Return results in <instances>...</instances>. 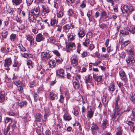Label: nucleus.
<instances>
[{"label":"nucleus","instance_id":"f257e3e1","mask_svg":"<svg viewBox=\"0 0 135 135\" xmlns=\"http://www.w3.org/2000/svg\"><path fill=\"white\" fill-rule=\"evenodd\" d=\"M121 9L122 13H126L127 16L130 15L132 12L135 10L134 7L131 6H128L127 5H124L123 7L121 8Z\"/></svg>","mask_w":135,"mask_h":135},{"label":"nucleus","instance_id":"0e129e2a","mask_svg":"<svg viewBox=\"0 0 135 135\" xmlns=\"http://www.w3.org/2000/svg\"><path fill=\"white\" fill-rule=\"evenodd\" d=\"M87 55L88 54L87 52L86 51L83 52L81 54V56L83 58L86 57L87 56Z\"/></svg>","mask_w":135,"mask_h":135},{"label":"nucleus","instance_id":"49530a36","mask_svg":"<svg viewBox=\"0 0 135 135\" xmlns=\"http://www.w3.org/2000/svg\"><path fill=\"white\" fill-rule=\"evenodd\" d=\"M119 41L120 42V43L122 45H123L124 46H127L128 44H130L131 42V41L129 40L125 41L124 42H123L122 41Z\"/></svg>","mask_w":135,"mask_h":135},{"label":"nucleus","instance_id":"f8f14e48","mask_svg":"<svg viewBox=\"0 0 135 135\" xmlns=\"http://www.w3.org/2000/svg\"><path fill=\"white\" fill-rule=\"evenodd\" d=\"M31 13L35 15H38L40 12V8L39 6L35 8L34 9L31 10Z\"/></svg>","mask_w":135,"mask_h":135},{"label":"nucleus","instance_id":"f03ea898","mask_svg":"<svg viewBox=\"0 0 135 135\" xmlns=\"http://www.w3.org/2000/svg\"><path fill=\"white\" fill-rule=\"evenodd\" d=\"M78 59L77 55L76 54H74L71 58V64L75 68H77L79 67Z\"/></svg>","mask_w":135,"mask_h":135},{"label":"nucleus","instance_id":"5701e85b","mask_svg":"<svg viewBox=\"0 0 135 135\" xmlns=\"http://www.w3.org/2000/svg\"><path fill=\"white\" fill-rule=\"evenodd\" d=\"M94 114V112L91 108L88 110L87 112V117L89 118H91L92 117Z\"/></svg>","mask_w":135,"mask_h":135},{"label":"nucleus","instance_id":"58836bf2","mask_svg":"<svg viewBox=\"0 0 135 135\" xmlns=\"http://www.w3.org/2000/svg\"><path fill=\"white\" fill-rule=\"evenodd\" d=\"M5 92L2 91L1 93V103L3 102L5 100Z\"/></svg>","mask_w":135,"mask_h":135},{"label":"nucleus","instance_id":"9b49d317","mask_svg":"<svg viewBox=\"0 0 135 135\" xmlns=\"http://www.w3.org/2000/svg\"><path fill=\"white\" fill-rule=\"evenodd\" d=\"M126 61L128 65L132 66L135 62V60L133 57L131 56L126 59Z\"/></svg>","mask_w":135,"mask_h":135},{"label":"nucleus","instance_id":"ddd939ff","mask_svg":"<svg viewBox=\"0 0 135 135\" xmlns=\"http://www.w3.org/2000/svg\"><path fill=\"white\" fill-rule=\"evenodd\" d=\"M58 21V19L55 17L51 19L50 25L53 27L57 25Z\"/></svg>","mask_w":135,"mask_h":135},{"label":"nucleus","instance_id":"5fc2aeb1","mask_svg":"<svg viewBox=\"0 0 135 135\" xmlns=\"http://www.w3.org/2000/svg\"><path fill=\"white\" fill-rule=\"evenodd\" d=\"M130 99L135 104V94H134L132 93L131 95Z\"/></svg>","mask_w":135,"mask_h":135},{"label":"nucleus","instance_id":"603ef678","mask_svg":"<svg viewBox=\"0 0 135 135\" xmlns=\"http://www.w3.org/2000/svg\"><path fill=\"white\" fill-rule=\"evenodd\" d=\"M57 16L58 18H61L63 16V13L62 11H59L57 12Z\"/></svg>","mask_w":135,"mask_h":135},{"label":"nucleus","instance_id":"ea45409f","mask_svg":"<svg viewBox=\"0 0 135 135\" xmlns=\"http://www.w3.org/2000/svg\"><path fill=\"white\" fill-rule=\"evenodd\" d=\"M73 86L75 88L77 89L79 87V83L77 80H75L74 81V80H73Z\"/></svg>","mask_w":135,"mask_h":135},{"label":"nucleus","instance_id":"13d9d810","mask_svg":"<svg viewBox=\"0 0 135 135\" xmlns=\"http://www.w3.org/2000/svg\"><path fill=\"white\" fill-rule=\"evenodd\" d=\"M91 78L90 77V75H88L87 77H86L85 79V82L86 83H90V81Z\"/></svg>","mask_w":135,"mask_h":135},{"label":"nucleus","instance_id":"864d4df0","mask_svg":"<svg viewBox=\"0 0 135 135\" xmlns=\"http://www.w3.org/2000/svg\"><path fill=\"white\" fill-rule=\"evenodd\" d=\"M68 14L69 15L71 16H75V14L72 9H69L68 11Z\"/></svg>","mask_w":135,"mask_h":135},{"label":"nucleus","instance_id":"6e6d98bb","mask_svg":"<svg viewBox=\"0 0 135 135\" xmlns=\"http://www.w3.org/2000/svg\"><path fill=\"white\" fill-rule=\"evenodd\" d=\"M7 35V32L5 30H3L2 33V37L3 38H6Z\"/></svg>","mask_w":135,"mask_h":135},{"label":"nucleus","instance_id":"f704fd0d","mask_svg":"<svg viewBox=\"0 0 135 135\" xmlns=\"http://www.w3.org/2000/svg\"><path fill=\"white\" fill-rule=\"evenodd\" d=\"M15 85L18 87V86L22 85V86H24V85L21 81H20L19 80H14L13 81Z\"/></svg>","mask_w":135,"mask_h":135},{"label":"nucleus","instance_id":"37998d69","mask_svg":"<svg viewBox=\"0 0 135 135\" xmlns=\"http://www.w3.org/2000/svg\"><path fill=\"white\" fill-rule=\"evenodd\" d=\"M10 128V126L8 125L7 127V129H5V131H4V133L5 135H10V133L9 131Z\"/></svg>","mask_w":135,"mask_h":135},{"label":"nucleus","instance_id":"dca6fc26","mask_svg":"<svg viewBox=\"0 0 135 135\" xmlns=\"http://www.w3.org/2000/svg\"><path fill=\"white\" fill-rule=\"evenodd\" d=\"M91 126V129L93 133H94L98 131L99 128L96 124L93 123Z\"/></svg>","mask_w":135,"mask_h":135},{"label":"nucleus","instance_id":"6e6552de","mask_svg":"<svg viewBox=\"0 0 135 135\" xmlns=\"http://www.w3.org/2000/svg\"><path fill=\"white\" fill-rule=\"evenodd\" d=\"M92 37V34L90 33H88L86 36V38L84 42L83 43V45L85 46L86 47L88 44L89 43L90 40Z\"/></svg>","mask_w":135,"mask_h":135},{"label":"nucleus","instance_id":"a18cd8bd","mask_svg":"<svg viewBox=\"0 0 135 135\" xmlns=\"http://www.w3.org/2000/svg\"><path fill=\"white\" fill-rule=\"evenodd\" d=\"M129 31L132 33H135V27H132V26H129V27L128 26Z\"/></svg>","mask_w":135,"mask_h":135},{"label":"nucleus","instance_id":"680f3d73","mask_svg":"<svg viewBox=\"0 0 135 135\" xmlns=\"http://www.w3.org/2000/svg\"><path fill=\"white\" fill-rule=\"evenodd\" d=\"M64 98L63 95H61L60 96V99L59 100V102L62 103L64 102Z\"/></svg>","mask_w":135,"mask_h":135},{"label":"nucleus","instance_id":"e2e57ef3","mask_svg":"<svg viewBox=\"0 0 135 135\" xmlns=\"http://www.w3.org/2000/svg\"><path fill=\"white\" fill-rule=\"evenodd\" d=\"M45 73V70L44 69H42L40 73V75L41 77H42L44 75Z\"/></svg>","mask_w":135,"mask_h":135},{"label":"nucleus","instance_id":"20e7f679","mask_svg":"<svg viewBox=\"0 0 135 135\" xmlns=\"http://www.w3.org/2000/svg\"><path fill=\"white\" fill-rule=\"evenodd\" d=\"M41 18L39 16H36L35 18V21L37 23L36 27L38 29H41L43 28V25L41 23Z\"/></svg>","mask_w":135,"mask_h":135},{"label":"nucleus","instance_id":"de8ad7c7","mask_svg":"<svg viewBox=\"0 0 135 135\" xmlns=\"http://www.w3.org/2000/svg\"><path fill=\"white\" fill-rule=\"evenodd\" d=\"M18 46L21 51L23 52L26 51V49L23 46L22 44H20L18 45Z\"/></svg>","mask_w":135,"mask_h":135},{"label":"nucleus","instance_id":"39448f33","mask_svg":"<svg viewBox=\"0 0 135 135\" xmlns=\"http://www.w3.org/2000/svg\"><path fill=\"white\" fill-rule=\"evenodd\" d=\"M75 45L73 42H70L66 45V51L68 52H70L71 51L75 49Z\"/></svg>","mask_w":135,"mask_h":135},{"label":"nucleus","instance_id":"f3484780","mask_svg":"<svg viewBox=\"0 0 135 135\" xmlns=\"http://www.w3.org/2000/svg\"><path fill=\"white\" fill-rule=\"evenodd\" d=\"M4 66L5 67H8L11 64L12 62L11 58H7L4 61Z\"/></svg>","mask_w":135,"mask_h":135},{"label":"nucleus","instance_id":"09e8293b","mask_svg":"<svg viewBox=\"0 0 135 135\" xmlns=\"http://www.w3.org/2000/svg\"><path fill=\"white\" fill-rule=\"evenodd\" d=\"M56 41L55 38L53 36H51L50 38V42L51 43L55 44Z\"/></svg>","mask_w":135,"mask_h":135},{"label":"nucleus","instance_id":"412c9836","mask_svg":"<svg viewBox=\"0 0 135 135\" xmlns=\"http://www.w3.org/2000/svg\"><path fill=\"white\" fill-rule=\"evenodd\" d=\"M44 39V37L40 33H39L36 36V40L38 42H40L42 41H43Z\"/></svg>","mask_w":135,"mask_h":135},{"label":"nucleus","instance_id":"aec40b11","mask_svg":"<svg viewBox=\"0 0 135 135\" xmlns=\"http://www.w3.org/2000/svg\"><path fill=\"white\" fill-rule=\"evenodd\" d=\"M26 39L30 42L31 45H34V38L33 37L30 35L26 36Z\"/></svg>","mask_w":135,"mask_h":135},{"label":"nucleus","instance_id":"c9c22d12","mask_svg":"<svg viewBox=\"0 0 135 135\" xmlns=\"http://www.w3.org/2000/svg\"><path fill=\"white\" fill-rule=\"evenodd\" d=\"M122 82L120 81H117V83L118 84V86L119 87V88H120L122 87L123 86L125 85L127 81H122Z\"/></svg>","mask_w":135,"mask_h":135},{"label":"nucleus","instance_id":"cd10ccee","mask_svg":"<svg viewBox=\"0 0 135 135\" xmlns=\"http://www.w3.org/2000/svg\"><path fill=\"white\" fill-rule=\"evenodd\" d=\"M123 130L121 127H118L116 130V135H122Z\"/></svg>","mask_w":135,"mask_h":135},{"label":"nucleus","instance_id":"4be33fe9","mask_svg":"<svg viewBox=\"0 0 135 135\" xmlns=\"http://www.w3.org/2000/svg\"><path fill=\"white\" fill-rule=\"evenodd\" d=\"M57 75L62 78H63L65 75L64 71L62 69H60L56 71Z\"/></svg>","mask_w":135,"mask_h":135},{"label":"nucleus","instance_id":"b1692460","mask_svg":"<svg viewBox=\"0 0 135 135\" xmlns=\"http://www.w3.org/2000/svg\"><path fill=\"white\" fill-rule=\"evenodd\" d=\"M108 90L112 92L114 91L115 89L114 84L113 83H111L110 85L108 86Z\"/></svg>","mask_w":135,"mask_h":135},{"label":"nucleus","instance_id":"774afa93","mask_svg":"<svg viewBox=\"0 0 135 135\" xmlns=\"http://www.w3.org/2000/svg\"><path fill=\"white\" fill-rule=\"evenodd\" d=\"M46 52L47 53V60L48 59L51 57L52 55H51V52Z\"/></svg>","mask_w":135,"mask_h":135},{"label":"nucleus","instance_id":"7ed1b4c3","mask_svg":"<svg viewBox=\"0 0 135 135\" xmlns=\"http://www.w3.org/2000/svg\"><path fill=\"white\" fill-rule=\"evenodd\" d=\"M50 11L49 8L46 5H43L41 9L40 13L42 16H46Z\"/></svg>","mask_w":135,"mask_h":135},{"label":"nucleus","instance_id":"7c9ffc66","mask_svg":"<svg viewBox=\"0 0 135 135\" xmlns=\"http://www.w3.org/2000/svg\"><path fill=\"white\" fill-rule=\"evenodd\" d=\"M16 121L13 120H12L11 123H10L8 125H10V126H12V131L16 127Z\"/></svg>","mask_w":135,"mask_h":135},{"label":"nucleus","instance_id":"4468645a","mask_svg":"<svg viewBox=\"0 0 135 135\" xmlns=\"http://www.w3.org/2000/svg\"><path fill=\"white\" fill-rule=\"evenodd\" d=\"M93 78L94 80L98 82L100 81L102 79V76H98L94 73H93Z\"/></svg>","mask_w":135,"mask_h":135},{"label":"nucleus","instance_id":"052dcab7","mask_svg":"<svg viewBox=\"0 0 135 135\" xmlns=\"http://www.w3.org/2000/svg\"><path fill=\"white\" fill-rule=\"evenodd\" d=\"M56 61L57 62L60 63L63 61V60L59 57H57L56 58Z\"/></svg>","mask_w":135,"mask_h":135},{"label":"nucleus","instance_id":"79ce46f5","mask_svg":"<svg viewBox=\"0 0 135 135\" xmlns=\"http://www.w3.org/2000/svg\"><path fill=\"white\" fill-rule=\"evenodd\" d=\"M36 132L38 135H44L42 133L41 128L40 127H38L37 128Z\"/></svg>","mask_w":135,"mask_h":135},{"label":"nucleus","instance_id":"4d7b16f0","mask_svg":"<svg viewBox=\"0 0 135 135\" xmlns=\"http://www.w3.org/2000/svg\"><path fill=\"white\" fill-rule=\"evenodd\" d=\"M102 101L105 104L104 106H106L108 102V100L106 99L105 97H104V98H103Z\"/></svg>","mask_w":135,"mask_h":135},{"label":"nucleus","instance_id":"c756f323","mask_svg":"<svg viewBox=\"0 0 135 135\" xmlns=\"http://www.w3.org/2000/svg\"><path fill=\"white\" fill-rule=\"evenodd\" d=\"M42 116L40 113H38L36 116L35 120L37 122H40L42 120Z\"/></svg>","mask_w":135,"mask_h":135},{"label":"nucleus","instance_id":"bf43d9fd","mask_svg":"<svg viewBox=\"0 0 135 135\" xmlns=\"http://www.w3.org/2000/svg\"><path fill=\"white\" fill-rule=\"evenodd\" d=\"M120 33L123 35H127L128 34V31L125 30H123L120 31Z\"/></svg>","mask_w":135,"mask_h":135},{"label":"nucleus","instance_id":"e433bc0d","mask_svg":"<svg viewBox=\"0 0 135 135\" xmlns=\"http://www.w3.org/2000/svg\"><path fill=\"white\" fill-rule=\"evenodd\" d=\"M7 11L11 15H14L15 12L12 8H11L9 7H7Z\"/></svg>","mask_w":135,"mask_h":135},{"label":"nucleus","instance_id":"c03bdc74","mask_svg":"<svg viewBox=\"0 0 135 135\" xmlns=\"http://www.w3.org/2000/svg\"><path fill=\"white\" fill-rule=\"evenodd\" d=\"M33 14H30L28 16V19L30 22H34L35 21V18Z\"/></svg>","mask_w":135,"mask_h":135},{"label":"nucleus","instance_id":"423d86ee","mask_svg":"<svg viewBox=\"0 0 135 135\" xmlns=\"http://www.w3.org/2000/svg\"><path fill=\"white\" fill-rule=\"evenodd\" d=\"M122 113L120 109H115L114 113L111 116L112 120H115L117 117L118 116L121 115Z\"/></svg>","mask_w":135,"mask_h":135},{"label":"nucleus","instance_id":"2f4dec72","mask_svg":"<svg viewBox=\"0 0 135 135\" xmlns=\"http://www.w3.org/2000/svg\"><path fill=\"white\" fill-rule=\"evenodd\" d=\"M50 99L51 100H54L55 97H56L57 94L56 93H54L52 92L50 93Z\"/></svg>","mask_w":135,"mask_h":135},{"label":"nucleus","instance_id":"3c124183","mask_svg":"<svg viewBox=\"0 0 135 135\" xmlns=\"http://www.w3.org/2000/svg\"><path fill=\"white\" fill-rule=\"evenodd\" d=\"M16 37V35L14 34H12L10 36V39L12 42L14 41Z\"/></svg>","mask_w":135,"mask_h":135},{"label":"nucleus","instance_id":"8fccbe9b","mask_svg":"<svg viewBox=\"0 0 135 135\" xmlns=\"http://www.w3.org/2000/svg\"><path fill=\"white\" fill-rule=\"evenodd\" d=\"M74 80V79L75 78V80H77L78 81L79 80H80V79L81 76L80 75L78 74H75L74 75V76H73Z\"/></svg>","mask_w":135,"mask_h":135},{"label":"nucleus","instance_id":"a211bd4d","mask_svg":"<svg viewBox=\"0 0 135 135\" xmlns=\"http://www.w3.org/2000/svg\"><path fill=\"white\" fill-rule=\"evenodd\" d=\"M63 117L64 120L66 121H69L71 120L72 119L70 115L67 112L65 113Z\"/></svg>","mask_w":135,"mask_h":135},{"label":"nucleus","instance_id":"c85d7f7f","mask_svg":"<svg viewBox=\"0 0 135 135\" xmlns=\"http://www.w3.org/2000/svg\"><path fill=\"white\" fill-rule=\"evenodd\" d=\"M47 53L46 52H43L41 53V56L42 59L44 61L47 60Z\"/></svg>","mask_w":135,"mask_h":135},{"label":"nucleus","instance_id":"393cba45","mask_svg":"<svg viewBox=\"0 0 135 135\" xmlns=\"http://www.w3.org/2000/svg\"><path fill=\"white\" fill-rule=\"evenodd\" d=\"M128 124L130 127V128L131 131L133 132L135 128L134 122L132 121H128Z\"/></svg>","mask_w":135,"mask_h":135},{"label":"nucleus","instance_id":"1a4fd4ad","mask_svg":"<svg viewBox=\"0 0 135 135\" xmlns=\"http://www.w3.org/2000/svg\"><path fill=\"white\" fill-rule=\"evenodd\" d=\"M119 74L120 79L122 81H127L128 79L127 76L123 70H121L119 71Z\"/></svg>","mask_w":135,"mask_h":135},{"label":"nucleus","instance_id":"6ab92c4d","mask_svg":"<svg viewBox=\"0 0 135 135\" xmlns=\"http://www.w3.org/2000/svg\"><path fill=\"white\" fill-rule=\"evenodd\" d=\"M70 28V26L69 24H66L64 25L62 28L63 32L67 33L69 32Z\"/></svg>","mask_w":135,"mask_h":135},{"label":"nucleus","instance_id":"a19ab883","mask_svg":"<svg viewBox=\"0 0 135 135\" xmlns=\"http://www.w3.org/2000/svg\"><path fill=\"white\" fill-rule=\"evenodd\" d=\"M35 102H37L39 100V95L35 93H34L33 94Z\"/></svg>","mask_w":135,"mask_h":135},{"label":"nucleus","instance_id":"0eeeda50","mask_svg":"<svg viewBox=\"0 0 135 135\" xmlns=\"http://www.w3.org/2000/svg\"><path fill=\"white\" fill-rule=\"evenodd\" d=\"M100 16V18L103 19V20L104 21H108L110 18L106 12L104 10H103L101 12Z\"/></svg>","mask_w":135,"mask_h":135},{"label":"nucleus","instance_id":"338daca9","mask_svg":"<svg viewBox=\"0 0 135 135\" xmlns=\"http://www.w3.org/2000/svg\"><path fill=\"white\" fill-rule=\"evenodd\" d=\"M52 51L54 54L57 56V57H59L60 56V54L58 51L55 50Z\"/></svg>","mask_w":135,"mask_h":135},{"label":"nucleus","instance_id":"69168bd1","mask_svg":"<svg viewBox=\"0 0 135 135\" xmlns=\"http://www.w3.org/2000/svg\"><path fill=\"white\" fill-rule=\"evenodd\" d=\"M22 86L20 85L18 86V90L19 92L20 93H22L23 91V86Z\"/></svg>","mask_w":135,"mask_h":135},{"label":"nucleus","instance_id":"2eb2a0df","mask_svg":"<svg viewBox=\"0 0 135 135\" xmlns=\"http://www.w3.org/2000/svg\"><path fill=\"white\" fill-rule=\"evenodd\" d=\"M78 34L79 37L82 38L85 36V32L84 31L83 28L80 27L79 28Z\"/></svg>","mask_w":135,"mask_h":135},{"label":"nucleus","instance_id":"bb28decb","mask_svg":"<svg viewBox=\"0 0 135 135\" xmlns=\"http://www.w3.org/2000/svg\"><path fill=\"white\" fill-rule=\"evenodd\" d=\"M119 97L118 96L117 97H116L114 102V104L115 105V109H119V105H118V102L119 101Z\"/></svg>","mask_w":135,"mask_h":135},{"label":"nucleus","instance_id":"4c0bfd02","mask_svg":"<svg viewBox=\"0 0 135 135\" xmlns=\"http://www.w3.org/2000/svg\"><path fill=\"white\" fill-rule=\"evenodd\" d=\"M75 36V34L73 33H71L68 36V40L69 41L73 40L74 39Z\"/></svg>","mask_w":135,"mask_h":135},{"label":"nucleus","instance_id":"473e14b6","mask_svg":"<svg viewBox=\"0 0 135 135\" xmlns=\"http://www.w3.org/2000/svg\"><path fill=\"white\" fill-rule=\"evenodd\" d=\"M22 0H12V2L13 5L17 6L22 3Z\"/></svg>","mask_w":135,"mask_h":135},{"label":"nucleus","instance_id":"72a5a7b5","mask_svg":"<svg viewBox=\"0 0 135 135\" xmlns=\"http://www.w3.org/2000/svg\"><path fill=\"white\" fill-rule=\"evenodd\" d=\"M48 65L50 67L53 68L55 66L56 63L54 60H51L49 61Z\"/></svg>","mask_w":135,"mask_h":135},{"label":"nucleus","instance_id":"9d476101","mask_svg":"<svg viewBox=\"0 0 135 135\" xmlns=\"http://www.w3.org/2000/svg\"><path fill=\"white\" fill-rule=\"evenodd\" d=\"M135 52L134 46L133 45H131L128 46L127 53L129 54L132 56L133 55Z\"/></svg>","mask_w":135,"mask_h":135},{"label":"nucleus","instance_id":"a878e982","mask_svg":"<svg viewBox=\"0 0 135 135\" xmlns=\"http://www.w3.org/2000/svg\"><path fill=\"white\" fill-rule=\"evenodd\" d=\"M108 121L106 119H104L103 121L102 127L103 129H105L106 127V126L108 125Z\"/></svg>","mask_w":135,"mask_h":135}]
</instances>
